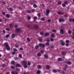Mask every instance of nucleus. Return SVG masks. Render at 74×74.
<instances>
[{"mask_svg":"<svg viewBox=\"0 0 74 74\" xmlns=\"http://www.w3.org/2000/svg\"><path fill=\"white\" fill-rule=\"evenodd\" d=\"M58 72H60V70L59 69L57 70H56V69H53V73H56L57 72H58Z\"/></svg>","mask_w":74,"mask_h":74,"instance_id":"f257e3e1","label":"nucleus"},{"mask_svg":"<svg viewBox=\"0 0 74 74\" xmlns=\"http://www.w3.org/2000/svg\"><path fill=\"white\" fill-rule=\"evenodd\" d=\"M22 63L23 65H26L27 62L25 60H24L23 61Z\"/></svg>","mask_w":74,"mask_h":74,"instance_id":"f03ea898","label":"nucleus"},{"mask_svg":"<svg viewBox=\"0 0 74 74\" xmlns=\"http://www.w3.org/2000/svg\"><path fill=\"white\" fill-rule=\"evenodd\" d=\"M60 42H61V44L62 45H64V42H63V40H61L60 41Z\"/></svg>","mask_w":74,"mask_h":74,"instance_id":"7ed1b4c3","label":"nucleus"},{"mask_svg":"<svg viewBox=\"0 0 74 74\" xmlns=\"http://www.w3.org/2000/svg\"><path fill=\"white\" fill-rule=\"evenodd\" d=\"M49 10H46V15L48 16L49 15Z\"/></svg>","mask_w":74,"mask_h":74,"instance_id":"20e7f679","label":"nucleus"},{"mask_svg":"<svg viewBox=\"0 0 74 74\" xmlns=\"http://www.w3.org/2000/svg\"><path fill=\"white\" fill-rule=\"evenodd\" d=\"M59 22H64V19H61V18H60L59 20Z\"/></svg>","mask_w":74,"mask_h":74,"instance_id":"39448f33","label":"nucleus"},{"mask_svg":"<svg viewBox=\"0 0 74 74\" xmlns=\"http://www.w3.org/2000/svg\"><path fill=\"white\" fill-rule=\"evenodd\" d=\"M60 34H63V33H64V31H63V29H60Z\"/></svg>","mask_w":74,"mask_h":74,"instance_id":"423d86ee","label":"nucleus"},{"mask_svg":"<svg viewBox=\"0 0 74 74\" xmlns=\"http://www.w3.org/2000/svg\"><path fill=\"white\" fill-rule=\"evenodd\" d=\"M66 63V64H69V65L71 64V62L70 61H67L65 62Z\"/></svg>","mask_w":74,"mask_h":74,"instance_id":"0eeeda50","label":"nucleus"},{"mask_svg":"<svg viewBox=\"0 0 74 74\" xmlns=\"http://www.w3.org/2000/svg\"><path fill=\"white\" fill-rule=\"evenodd\" d=\"M4 45L6 46V47H8L9 45H8V43L7 42H5L4 43Z\"/></svg>","mask_w":74,"mask_h":74,"instance_id":"6e6552de","label":"nucleus"},{"mask_svg":"<svg viewBox=\"0 0 74 74\" xmlns=\"http://www.w3.org/2000/svg\"><path fill=\"white\" fill-rule=\"evenodd\" d=\"M58 14H59V15H62V14H64V13L63 12H58Z\"/></svg>","mask_w":74,"mask_h":74,"instance_id":"1a4fd4ad","label":"nucleus"},{"mask_svg":"<svg viewBox=\"0 0 74 74\" xmlns=\"http://www.w3.org/2000/svg\"><path fill=\"white\" fill-rule=\"evenodd\" d=\"M49 34L48 33H46L45 34V36H48Z\"/></svg>","mask_w":74,"mask_h":74,"instance_id":"9d476101","label":"nucleus"},{"mask_svg":"<svg viewBox=\"0 0 74 74\" xmlns=\"http://www.w3.org/2000/svg\"><path fill=\"white\" fill-rule=\"evenodd\" d=\"M20 31V30L18 28H17L16 29V32H19Z\"/></svg>","mask_w":74,"mask_h":74,"instance_id":"9b49d317","label":"nucleus"},{"mask_svg":"<svg viewBox=\"0 0 74 74\" xmlns=\"http://www.w3.org/2000/svg\"><path fill=\"white\" fill-rule=\"evenodd\" d=\"M11 36L12 38H14L15 37V34H12L11 35Z\"/></svg>","mask_w":74,"mask_h":74,"instance_id":"f8f14e48","label":"nucleus"},{"mask_svg":"<svg viewBox=\"0 0 74 74\" xmlns=\"http://www.w3.org/2000/svg\"><path fill=\"white\" fill-rule=\"evenodd\" d=\"M7 47L6 49L7 51H9L10 50V48L9 47V46H8V47Z\"/></svg>","mask_w":74,"mask_h":74,"instance_id":"ddd939ff","label":"nucleus"},{"mask_svg":"<svg viewBox=\"0 0 74 74\" xmlns=\"http://www.w3.org/2000/svg\"><path fill=\"white\" fill-rule=\"evenodd\" d=\"M46 68L47 69H49L50 68V66L49 65H47L46 66Z\"/></svg>","mask_w":74,"mask_h":74,"instance_id":"4468645a","label":"nucleus"},{"mask_svg":"<svg viewBox=\"0 0 74 74\" xmlns=\"http://www.w3.org/2000/svg\"><path fill=\"white\" fill-rule=\"evenodd\" d=\"M41 55V53H38L37 54V56H40Z\"/></svg>","mask_w":74,"mask_h":74,"instance_id":"2eb2a0df","label":"nucleus"},{"mask_svg":"<svg viewBox=\"0 0 74 74\" xmlns=\"http://www.w3.org/2000/svg\"><path fill=\"white\" fill-rule=\"evenodd\" d=\"M34 26L36 29L38 28V26L37 25H35Z\"/></svg>","mask_w":74,"mask_h":74,"instance_id":"dca6fc26","label":"nucleus"},{"mask_svg":"<svg viewBox=\"0 0 74 74\" xmlns=\"http://www.w3.org/2000/svg\"><path fill=\"white\" fill-rule=\"evenodd\" d=\"M62 55L63 56H64V55H66V53H65V52H62Z\"/></svg>","mask_w":74,"mask_h":74,"instance_id":"f3484780","label":"nucleus"},{"mask_svg":"<svg viewBox=\"0 0 74 74\" xmlns=\"http://www.w3.org/2000/svg\"><path fill=\"white\" fill-rule=\"evenodd\" d=\"M11 63L12 64H14L15 63V62L14 61H12L11 62Z\"/></svg>","mask_w":74,"mask_h":74,"instance_id":"a211bd4d","label":"nucleus"},{"mask_svg":"<svg viewBox=\"0 0 74 74\" xmlns=\"http://www.w3.org/2000/svg\"><path fill=\"white\" fill-rule=\"evenodd\" d=\"M11 67L12 69H13V70L15 69V67L14 66H11Z\"/></svg>","mask_w":74,"mask_h":74,"instance_id":"6ab92c4d","label":"nucleus"},{"mask_svg":"<svg viewBox=\"0 0 74 74\" xmlns=\"http://www.w3.org/2000/svg\"><path fill=\"white\" fill-rule=\"evenodd\" d=\"M39 42H42V40L41 39H39Z\"/></svg>","mask_w":74,"mask_h":74,"instance_id":"aec40b11","label":"nucleus"},{"mask_svg":"<svg viewBox=\"0 0 74 74\" xmlns=\"http://www.w3.org/2000/svg\"><path fill=\"white\" fill-rule=\"evenodd\" d=\"M51 37H55V35L53 34H51Z\"/></svg>","mask_w":74,"mask_h":74,"instance_id":"412c9836","label":"nucleus"},{"mask_svg":"<svg viewBox=\"0 0 74 74\" xmlns=\"http://www.w3.org/2000/svg\"><path fill=\"white\" fill-rule=\"evenodd\" d=\"M52 32H56V30L55 29H53L52 30Z\"/></svg>","mask_w":74,"mask_h":74,"instance_id":"4be33fe9","label":"nucleus"},{"mask_svg":"<svg viewBox=\"0 0 74 74\" xmlns=\"http://www.w3.org/2000/svg\"><path fill=\"white\" fill-rule=\"evenodd\" d=\"M6 16L7 18H10V15H9V14H7L6 15Z\"/></svg>","mask_w":74,"mask_h":74,"instance_id":"5701e85b","label":"nucleus"},{"mask_svg":"<svg viewBox=\"0 0 74 74\" xmlns=\"http://www.w3.org/2000/svg\"><path fill=\"white\" fill-rule=\"evenodd\" d=\"M16 67H20V64H16Z\"/></svg>","mask_w":74,"mask_h":74,"instance_id":"b1692460","label":"nucleus"},{"mask_svg":"<svg viewBox=\"0 0 74 74\" xmlns=\"http://www.w3.org/2000/svg\"><path fill=\"white\" fill-rule=\"evenodd\" d=\"M27 41H28L29 42V41H30V39L29 38H27Z\"/></svg>","mask_w":74,"mask_h":74,"instance_id":"393cba45","label":"nucleus"},{"mask_svg":"<svg viewBox=\"0 0 74 74\" xmlns=\"http://www.w3.org/2000/svg\"><path fill=\"white\" fill-rule=\"evenodd\" d=\"M37 67L38 68V69H41V66L40 65H39Z\"/></svg>","mask_w":74,"mask_h":74,"instance_id":"a878e982","label":"nucleus"},{"mask_svg":"<svg viewBox=\"0 0 74 74\" xmlns=\"http://www.w3.org/2000/svg\"><path fill=\"white\" fill-rule=\"evenodd\" d=\"M24 67L25 69H26V68H27V65H24Z\"/></svg>","mask_w":74,"mask_h":74,"instance_id":"bb28decb","label":"nucleus"},{"mask_svg":"<svg viewBox=\"0 0 74 74\" xmlns=\"http://www.w3.org/2000/svg\"><path fill=\"white\" fill-rule=\"evenodd\" d=\"M68 34H71V30H69L68 31Z\"/></svg>","mask_w":74,"mask_h":74,"instance_id":"cd10ccee","label":"nucleus"},{"mask_svg":"<svg viewBox=\"0 0 74 74\" xmlns=\"http://www.w3.org/2000/svg\"><path fill=\"white\" fill-rule=\"evenodd\" d=\"M9 36H10V35L9 34H7L6 35V38H8L9 37Z\"/></svg>","mask_w":74,"mask_h":74,"instance_id":"c85d7f7f","label":"nucleus"},{"mask_svg":"<svg viewBox=\"0 0 74 74\" xmlns=\"http://www.w3.org/2000/svg\"><path fill=\"white\" fill-rule=\"evenodd\" d=\"M37 74H39L40 73V70H38L37 71Z\"/></svg>","mask_w":74,"mask_h":74,"instance_id":"c756f323","label":"nucleus"},{"mask_svg":"<svg viewBox=\"0 0 74 74\" xmlns=\"http://www.w3.org/2000/svg\"><path fill=\"white\" fill-rule=\"evenodd\" d=\"M44 56L45 58H46V59H47V58H48V56H47V55H45Z\"/></svg>","mask_w":74,"mask_h":74,"instance_id":"7c9ffc66","label":"nucleus"},{"mask_svg":"<svg viewBox=\"0 0 74 74\" xmlns=\"http://www.w3.org/2000/svg\"><path fill=\"white\" fill-rule=\"evenodd\" d=\"M58 5H60V4H61V3H62V2H61V1H59L58 2Z\"/></svg>","mask_w":74,"mask_h":74,"instance_id":"2f4dec72","label":"nucleus"},{"mask_svg":"<svg viewBox=\"0 0 74 74\" xmlns=\"http://www.w3.org/2000/svg\"><path fill=\"white\" fill-rule=\"evenodd\" d=\"M27 64L28 66H30L31 65V63L29 62H28Z\"/></svg>","mask_w":74,"mask_h":74,"instance_id":"473e14b6","label":"nucleus"},{"mask_svg":"<svg viewBox=\"0 0 74 74\" xmlns=\"http://www.w3.org/2000/svg\"><path fill=\"white\" fill-rule=\"evenodd\" d=\"M66 47H68L69 46V43H66Z\"/></svg>","mask_w":74,"mask_h":74,"instance_id":"72a5a7b5","label":"nucleus"},{"mask_svg":"<svg viewBox=\"0 0 74 74\" xmlns=\"http://www.w3.org/2000/svg\"><path fill=\"white\" fill-rule=\"evenodd\" d=\"M62 60V58H59L58 59V61H60Z\"/></svg>","mask_w":74,"mask_h":74,"instance_id":"f704fd0d","label":"nucleus"},{"mask_svg":"<svg viewBox=\"0 0 74 74\" xmlns=\"http://www.w3.org/2000/svg\"><path fill=\"white\" fill-rule=\"evenodd\" d=\"M27 12H28V13H31L32 11H30V10H27Z\"/></svg>","mask_w":74,"mask_h":74,"instance_id":"c9c22d12","label":"nucleus"},{"mask_svg":"<svg viewBox=\"0 0 74 74\" xmlns=\"http://www.w3.org/2000/svg\"><path fill=\"white\" fill-rule=\"evenodd\" d=\"M41 21H44L45 20V18H42L40 19Z\"/></svg>","mask_w":74,"mask_h":74,"instance_id":"e433bc0d","label":"nucleus"},{"mask_svg":"<svg viewBox=\"0 0 74 74\" xmlns=\"http://www.w3.org/2000/svg\"><path fill=\"white\" fill-rule=\"evenodd\" d=\"M33 7H34L35 8H36V7H37V5L34 4L33 5Z\"/></svg>","mask_w":74,"mask_h":74,"instance_id":"4c0bfd02","label":"nucleus"},{"mask_svg":"<svg viewBox=\"0 0 74 74\" xmlns=\"http://www.w3.org/2000/svg\"><path fill=\"white\" fill-rule=\"evenodd\" d=\"M10 26L11 27H13V24H11L10 25Z\"/></svg>","mask_w":74,"mask_h":74,"instance_id":"58836bf2","label":"nucleus"},{"mask_svg":"<svg viewBox=\"0 0 74 74\" xmlns=\"http://www.w3.org/2000/svg\"><path fill=\"white\" fill-rule=\"evenodd\" d=\"M13 50L14 51H15L16 52V51H17V49L15 48H14L13 49Z\"/></svg>","mask_w":74,"mask_h":74,"instance_id":"ea45409f","label":"nucleus"},{"mask_svg":"<svg viewBox=\"0 0 74 74\" xmlns=\"http://www.w3.org/2000/svg\"><path fill=\"white\" fill-rule=\"evenodd\" d=\"M62 6H63V7H65V6H66V5L64 3H63L62 4Z\"/></svg>","mask_w":74,"mask_h":74,"instance_id":"a19ab883","label":"nucleus"},{"mask_svg":"<svg viewBox=\"0 0 74 74\" xmlns=\"http://www.w3.org/2000/svg\"><path fill=\"white\" fill-rule=\"evenodd\" d=\"M64 3L65 4H68V3H67V2H66V1H65L64 2Z\"/></svg>","mask_w":74,"mask_h":74,"instance_id":"79ce46f5","label":"nucleus"},{"mask_svg":"<svg viewBox=\"0 0 74 74\" xmlns=\"http://www.w3.org/2000/svg\"><path fill=\"white\" fill-rule=\"evenodd\" d=\"M15 47H16V48H18V47H19V45H15Z\"/></svg>","mask_w":74,"mask_h":74,"instance_id":"37998d69","label":"nucleus"},{"mask_svg":"<svg viewBox=\"0 0 74 74\" xmlns=\"http://www.w3.org/2000/svg\"><path fill=\"white\" fill-rule=\"evenodd\" d=\"M49 44L48 42H47L45 43V45H47V46L49 45Z\"/></svg>","mask_w":74,"mask_h":74,"instance_id":"c03bdc74","label":"nucleus"},{"mask_svg":"<svg viewBox=\"0 0 74 74\" xmlns=\"http://www.w3.org/2000/svg\"><path fill=\"white\" fill-rule=\"evenodd\" d=\"M2 14H3V15H5V12H2Z\"/></svg>","mask_w":74,"mask_h":74,"instance_id":"a18cd8bd","label":"nucleus"},{"mask_svg":"<svg viewBox=\"0 0 74 74\" xmlns=\"http://www.w3.org/2000/svg\"><path fill=\"white\" fill-rule=\"evenodd\" d=\"M38 45H36L35 46V48L36 49H38Z\"/></svg>","mask_w":74,"mask_h":74,"instance_id":"49530a36","label":"nucleus"},{"mask_svg":"<svg viewBox=\"0 0 74 74\" xmlns=\"http://www.w3.org/2000/svg\"><path fill=\"white\" fill-rule=\"evenodd\" d=\"M34 19H37V17L36 16H34Z\"/></svg>","mask_w":74,"mask_h":74,"instance_id":"de8ad7c7","label":"nucleus"},{"mask_svg":"<svg viewBox=\"0 0 74 74\" xmlns=\"http://www.w3.org/2000/svg\"><path fill=\"white\" fill-rule=\"evenodd\" d=\"M37 16H38V17H40V16H41V15H40V14H37Z\"/></svg>","mask_w":74,"mask_h":74,"instance_id":"09e8293b","label":"nucleus"},{"mask_svg":"<svg viewBox=\"0 0 74 74\" xmlns=\"http://www.w3.org/2000/svg\"><path fill=\"white\" fill-rule=\"evenodd\" d=\"M65 42L66 43H68V42H69V40H66Z\"/></svg>","mask_w":74,"mask_h":74,"instance_id":"8fccbe9b","label":"nucleus"},{"mask_svg":"<svg viewBox=\"0 0 74 74\" xmlns=\"http://www.w3.org/2000/svg\"><path fill=\"white\" fill-rule=\"evenodd\" d=\"M42 47H45V44H42Z\"/></svg>","mask_w":74,"mask_h":74,"instance_id":"3c124183","label":"nucleus"},{"mask_svg":"<svg viewBox=\"0 0 74 74\" xmlns=\"http://www.w3.org/2000/svg\"><path fill=\"white\" fill-rule=\"evenodd\" d=\"M50 40L51 41H53V39L52 38H50Z\"/></svg>","mask_w":74,"mask_h":74,"instance_id":"603ef678","label":"nucleus"},{"mask_svg":"<svg viewBox=\"0 0 74 74\" xmlns=\"http://www.w3.org/2000/svg\"><path fill=\"white\" fill-rule=\"evenodd\" d=\"M14 60H18V58H14Z\"/></svg>","mask_w":74,"mask_h":74,"instance_id":"864d4df0","label":"nucleus"},{"mask_svg":"<svg viewBox=\"0 0 74 74\" xmlns=\"http://www.w3.org/2000/svg\"><path fill=\"white\" fill-rule=\"evenodd\" d=\"M19 49H20V51H23V49L21 47Z\"/></svg>","mask_w":74,"mask_h":74,"instance_id":"5fc2aeb1","label":"nucleus"},{"mask_svg":"<svg viewBox=\"0 0 74 74\" xmlns=\"http://www.w3.org/2000/svg\"><path fill=\"white\" fill-rule=\"evenodd\" d=\"M68 16V15H64V17L65 18H66V17H67Z\"/></svg>","mask_w":74,"mask_h":74,"instance_id":"6e6d98bb","label":"nucleus"},{"mask_svg":"<svg viewBox=\"0 0 74 74\" xmlns=\"http://www.w3.org/2000/svg\"><path fill=\"white\" fill-rule=\"evenodd\" d=\"M12 55H14L15 53V52L14 51H13L12 52Z\"/></svg>","mask_w":74,"mask_h":74,"instance_id":"4d7b16f0","label":"nucleus"},{"mask_svg":"<svg viewBox=\"0 0 74 74\" xmlns=\"http://www.w3.org/2000/svg\"><path fill=\"white\" fill-rule=\"evenodd\" d=\"M69 22H72V19H71V18H70L69 19Z\"/></svg>","mask_w":74,"mask_h":74,"instance_id":"13d9d810","label":"nucleus"},{"mask_svg":"<svg viewBox=\"0 0 74 74\" xmlns=\"http://www.w3.org/2000/svg\"><path fill=\"white\" fill-rule=\"evenodd\" d=\"M40 52L42 53H44V51L43 50H41L40 51Z\"/></svg>","mask_w":74,"mask_h":74,"instance_id":"bf43d9fd","label":"nucleus"},{"mask_svg":"<svg viewBox=\"0 0 74 74\" xmlns=\"http://www.w3.org/2000/svg\"><path fill=\"white\" fill-rule=\"evenodd\" d=\"M40 34L41 35H42L44 34V33L43 32H41L40 33Z\"/></svg>","mask_w":74,"mask_h":74,"instance_id":"052dcab7","label":"nucleus"},{"mask_svg":"<svg viewBox=\"0 0 74 74\" xmlns=\"http://www.w3.org/2000/svg\"><path fill=\"white\" fill-rule=\"evenodd\" d=\"M19 56L20 58H22V54H19Z\"/></svg>","mask_w":74,"mask_h":74,"instance_id":"680f3d73","label":"nucleus"},{"mask_svg":"<svg viewBox=\"0 0 74 74\" xmlns=\"http://www.w3.org/2000/svg\"><path fill=\"white\" fill-rule=\"evenodd\" d=\"M39 46L40 47L42 46V43H40L39 44Z\"/></svg>","mask_w":74,"mask_h":74,"instance_id":"e2e57ef3","label":"nucleus"},{"mask_svg":"<svg viewBox=\"0 0 74 74\" xmlns=\"http://www.w3.org/2000/svg\"><path fill=\"white\" fill-rule=\"evenodd\" d=\"M6 30H7V31H9V30H10V29H9V28H6Z\"/></svg>","mask_w":74,"mask_h":74,"instance_id":"0e129e2a","label":"nucleus"},{"mask_svg":"<svg viewBox=\"0 0 74 74\" xmlns=\"http://www.w3.org/2000/svg\"><path fill=\"white\" fill-rule=\"evenodd\" d=\"M10 10L11 11H13V9L12 8H10Z\"/></svg>","mask_w":74,"mask_h":74,"instance_id":"69168bd1","label":"nucleus"},{"mask_svg":"<svg viewBox=\"0 0 74 74\" xmlns=\"http://www.w3.org/2000/svg\"><path fill=\"white\" fill-rule=\"evenodd\" d=\"M30 19H31L30 17H28V20H30Z\"/></svg>","mask_w":74,"mask_h":74,"instance_id":"338daca9","label":"nucleus"},{"mask_svg":"<svg viewBox=\"0 0 74 74\" xmlns=\"http://www.w3.org/2000/svg\"><path fill=\"white\" fill-rule=\"evenodd\" d=\"M12 74H15V72H14L12 71L11 72Z\"/></svg>","mask_w":74,"mask_h":74,"instance_id":"774afa93","label":"nucleus"}]
</instances>
